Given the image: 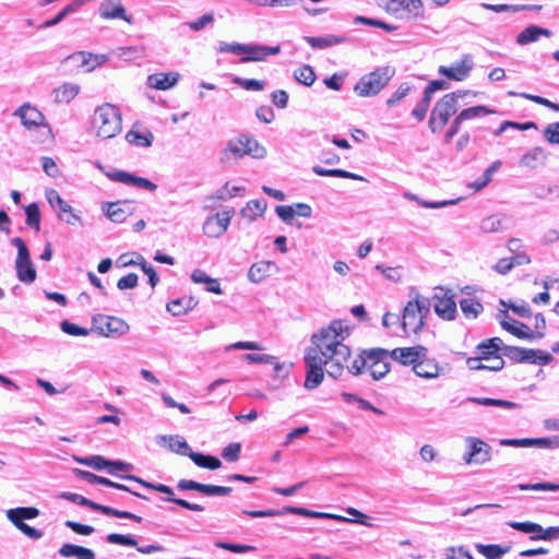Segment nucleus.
Wrapping results in <instances>:
<instances>
[{
	"label": "nucleus",
	"mask_w": 559,
	"mask_h": 559,
	"mask_svg": "<svg viewBox=\"0 0 559 559\" xmlns=\"http://www.w3.org/2000/svg\"><path fill=\"white\" fill-rule=\"evenodd\" d=\"M540 35L549 36L550 32L547 28H543L536 25H531L523 29L516 38L518 44L527 45L539 38Z\"/></svg>",
	"instance_id": "nucleus-30"
},
{
	"label": "nucleus",
	"mask_w": 559,
	"mask_h": 559,
	"mask_svg": "<svg viewBox=\"0 0 559 559\" xmlns=\"http://www.w3.org/2000/svg\"><path fill=\"white\" fill-rule=\"evenodd\" d=\"M75 460L80 464L87 465L90 467H93L94 469H97V471L107 469L108 471L109 460L105 459L102 455H92V456H86V457H81V459L76 457Z\"/></svg>",
	"instance_id": "nucleus-46"
},
{
	"label": "nucleus",
	"mask_w": 559,
	"mask_h": 559,
	"mask_svg": "<svg viewBox=\"0 0 559 559\" xmlns=\"http://www.w3.org/2000/svg\"><path fill=\"white\" fill-rule=\"evenodd\" d=\"M473 68L472 61L468 56H465L459 62L453 63L450 67L441 66L438 69L439 74L453 81H463L466 79Z\"/></svg>",
	"instance_id": "nucleus-16"
},
{
	"label": "nucleus",
	"mask_w": 559,
	"mask_h": 559,
	"mask_svg": "<svg viewBox=\"0 0 559 559\" xmlns=\"http://www.w3.org/2000/svg\"><path fill=\"white\" fill-rule=\"evenodd\" d=\"M108 178H110L112 181L122 182L126 185L134 186L141 189H146L150 191H155L157 186L150 181L146 178L138 177L132 174L126 173V171H114L109 173Z\"/></svg>",
	"instance_id": "nucleus-21"
},
{
	"label": "nucleus",
	"mask_w": 559,
	"mask_h": 559,
	"mask_svg": "<svg viewBox=\"0 0 559 559\" xmlns=\"http://www.w3.org/2000/svg\"><path fill=\"white\" fill-rule=\"evenodd\" d=\"M61 330L68 335L71 336H86L88 335L90 331L85 328H82L75 323H72L70 321L64 320L61 323Z\"/></svg>",
	"instance_id": "nucleus-55"
},
{
	"label": "nucleus",
	"mask_w": 559,
	"mask_h": 559,
	"mask_svg": "<svg viewBox=\"0 0 559 559\" xmlns=\"http://www.w3.org/2000/svg\"><path fill=\"white\" fill-rule=\"evenodd\" d=\"M215 546L217 548L229 550V551L236 552V554H242V552H249V551L255 550V547L251 546V545L231 544V543H225V542H217V543H215Z\"/></svg>",
	"instance_id": "nucleus-54"
},
{
	"label": "nucleus",
	"mask_w": 559,
	"mask_h": 559,
	"mask_svg": "<svg viewBox=\"0 0 559 559\" xmlns=\"http://www.w3.org/2000/svg\"><path fill=\"white\" fill-rule=\"evenodd\" d=\"M394 73V69L389 66L377 68L358 80L354 92L359 97L374 96L388 85Z\"/></svg>",
	"instance_id": "nucleus-4"
},
{
	"label": "nucleus",
	"mask_w": 559,
	"mask_h": 559,
	"mask_svg": "<svg viewBox=\"0 0 559 559\" xmlns=\"http://www.w3.org/2000/svg\"><path fill=\"white\" fill-rule=\"evenodd\" d=\"M177 82V76L173 73H154L147 78L150 87L165 91L173 87Z\"/></svg>",
	"instance_id": "nucleus-29"
},
{
	"label": "nucleus",
	"mask_w": 559,
	"mask_h": 559,
	"mask_svg": "<svg viewBox=\"0 0 559 559\" xmlns=\"http://www.w3.org/2000/svg\"><path fill=\"white\" fill-rule=\"evenodd\" d=\"M191 280L194 283L205 284L206 290L214 294H222V288L216 278L210 277L205 272L201 270H194L191 274Z\"/></svg>",
	"instance_id": "nucleus-33"
},
{
	"label": "nucleus",
	"mask_w": 559,
	"mask_h": 559,
	"mask_svg": "<svg viewBox=\"0 0 559 559\" xmlns=\"http://www.w3.org/2000/svg\"><path fill=\"white\" fill-rule=\"evenodd\" d=\"M429 311V305L425 298L416 296L404 307L402 317L403 331L409 334H417L425 325V318Z\"/></svg>",
	"instance_id": "nucleus-5"
},
{
	"label": "nucleus",
	"mask_w": 559,
	"mask_h": 559,
	"mask_svg": "<svg viewBox=\"0 0 559 559\" xmlns=\"http://www.w3.org/2000/svg\"><path fill=\"white\" fill-rule=\"evenodd\" d=\"M349 335V329L342 320H333L311 336V346L305 355L307 373L305 388L313 390L321 384L326 373L340 378L350 356V349L344 344Z\"/></svg>",
	"instance_id": "nucleus-1"
},
{
	"label": "nucleus",
	"mask_w": 559,
	"mask_h": 559,
	"mask_svg": "<svg viewBox=\"0 0 559 559\" xmlns=\"http://www.w3.org/2000/svg\"><path fill=\"white\" fill-rule=\"evenodd\" d=\"M37 142L43 144H51L53 142L51 128L39 111H37Z\"/></svg>",
	"instance_id": "nucleus-41"
},
{
	"label": "nucleus",
	"mask_w": 559,
	"mask_h": 559,
	"mask_svg": "<svg viewBox=\"0 0 559 559\" xmlns=\"http://www.w3.org/2000/svg\"><path fill=\"white\" fill-rule=\"evenodd\" d=\"M449 123H450V126L447 129L444 136H443V141L445 143H450L453 140V138L459 133L463 121L457 116H455L453 118V120Z\"/></svg>",
	"instance_id": "nucleus-63"
},
{
	"label": "nucleus",
	"mask_w": 559,
	"mask_h": 559,
	"mask_svg": "<svg viewBox=\"0 0 559 559\" xmlns=\"http://www.w3.org/2000/svg\"><path fill=\"white\" fill-rule=\"evenodd\" d=\"M433 308L440 318L444 320L454 319L456 313V302L453 295H450L448 292H442L441 295H436Z\"/></svg>",
	"instance_id": "nucleus-19"
},
{
	"label": "nucleus",
	"mask_w": 559,
	"mask_h": 559,
	"mask_svg": "<svg viewBox=\"0 0 559 559\" xmlns=\"http://www.w3.org/2000/svg\"><path fill=\"white\" fill-rule=\"evenodd\" d=\"M62 498L67 499V500H70L72 502H75L78 504H81V506H84V507H88L95 511H99L104 514H106V511L108 509V506H103V504H99V503H96L83 496H80L78 493H72V492H64L62 493L61 496Z\"/></svg>",
	"instance_id": "nucleus-42"
},
{
	"label": "nucleus",
	"mask_w": 559,
	"mask_h": 559,
	"mask_svg": "<svg viewBox=\"0 0 559 559\" xmlns=\"http://www.w3.org/2000/svg\"><path fill=\"white\" fill-rule=\"evenodd\" d=\"M107 542L110 544L121 545V546H131L136 547L138 542L133 537L129 535H123L119 533H111L107 535Z\"/></svg>",
	"instance_id": "nucleus-52"
},
{
	"label": "nucleus",
	"mask_w": 559,
	"mask_h": 559,
	"mask_svg": "<svg viewBox=\"0 0 559 559\" xmlns=\"http://www.w3.org/2000/svg\"><path fill=\"white\" fill-rule=\"evenodd\" d=\"M92 124L97 136L104 140L116 136L122 129L119 108L111 104L99 106L94 112Z\"/></svg>",
	"instance_id": "nucleus-3"
},
{
	"label": "nucleus",
	"mask_w": 559,
	"mask_h": 559,
	"mask_svg": "<svg viewBox=\"0 0 559 559\" xmlns=\"http://www.w3.org/2000/svg\"><path fill=\"white\" fill-rule=\"evenodd\" d=\"M401 11H406L408 17H424V8L421 0H402Z\"/></svg>",
	"instance_id": "nucleus-45"
},
{
	"label": "nucleus",
	"mask_w": 559,
	"mask_h": 559,
	"mask_svg": "<svg viewBox=\"0 0 559 559\" xmlns=\"http://www.w3.org/2000/svg\"><path fill=\"white\" fill-rule=\"evenodd\" d=\"M246 155L261 158L265 155V148L254 138L248 134H240L228 142L222 153V160L227 162L230 159V156L241 158Z\"/></svg>",
	"instance_id": "nucleus-6"
},
{
	"label": "nucleus",
	"mask_w": 559,
	"mask_h": 559,
	"mask_svg": "<svg viewBox=\"0 0 559 559\" xmlns=\"http://www.w3.org/2000/svg\"><path fill=\"white\" fill-rule=\"evenodd\" d=\"M234 213V209L230 207L209 217L203 224L205 235L213 238L223 235L227 230Z\"/></svg>",
	"instance_id": "nucleus-11"
},
{
	"label": "nucleus",
	"mask_w": 559,
	"mask_h": 559,
	"mask_svg": "<svg viewBox=\"0 0 559 559\" xmlns=\"http://www.w3.org/2000/svg\"><path fill=\"white\" fill-rule=\"evenodd\" d=\"M177 487L180 490H195L203 495H206L207 484H201L189 479H181L178 481Z\"/></svg>",
	"instance_id": "nucleus-59"
},
{
	"label": "nucleus",
	"mask_w": 559,
	"mask_h": 559,
	"mask_svg": "<svg viewBox=\"0 0 559 559\" xmlns=\"http://www.w3.org/2000/svg\"><path fill=\"white\" fill-rule=\"evenodd\" d=\"M139 277L135 273H129L122 276L117 282V287L121 290L131 289L136 287Z\"/></svg>",
	"instance_id": "nucleus-62"
},
{
	"label": "nucleus",
	"mask_w": 559,
	"mask_h": 559,
	"mask_svg": "<svg viewBox=\"0 0 559 559\" xmlns=\"http://www.w3.org/2000/svg\"><path fill=\"white\" fill-rule=\"evenodd\" d=\"M79 91V85L64 83L53 91L55 100L58 103H69L76 97Z\"/></svg>",
	"instance_id": "nucleus-34"
},
{
	"label": "nucleus",
	"mask_w": 559,
	"mask_h": 559,
	"mask_svg": "<svg viewBox=\"0 0 559 559\" xmlns=\"http://www.w3.org/2000/svg\"><path fill=\"white\" fill-rule=\"evenodd\" d=\"M430 102H431V99L423 93V97H421L420 102L417 104V106L412 111V115L414 116V118L416 120L423 121L425 119L427 111L429 109Z\"/></svg>",
	"instance_id": "nucleus-57"
},
{
	"label": "nucleus",
	"mask_w": 559,
	"mask_h": 559,
	"mask_svg": "<svg viewBox=\"0 0 559 559\" xmlns=\"http://www.w3.org/2000/svg\"><path fill=\"white\" fill-rule=\"evenodd\" d=\"M134 210L133 201H117L108 204L106 215L114 223H122L133 214Z\"/></svg>",
	"instance_id": "nucleus-18"
},
{
	"label": "nucleus",
	"mask_w": 559,
	"mask_h": 559,
	"mask_svg": "<svg viewBox=\"0 0 559 559\" xmlns=\"http://www.w3.org/2000/svg\"><path fill=\"white\" fill-rule=\"evenodd\" d=\"M500 324L503 328V330L511 333L512 335H514L518 338H521V340L535 338V335H533V330L522 322H518L515 320H511V321L501 320Z\"/></svg>",
	"instance_id": "nucleus-26"
},
{
	"label": "nucleus",
	"mask_w": 559,
	"mask_h": 559,
	"mask_svg": "<svg viewBox=\"0 0 559 559\" xmlns=\"http://www.w3.org/2000/svg\"><path fill=\"white\" fill-rule=\"evenodd\" d=\"M98 11L104 20H122L128 24H132V17L127 13L121 0H103Z\"/></svg>",
	"instance_id": "nucleus-13"
},
{
	"label": "nucleus",
	"mask_w": 559,
	"mask_h": 559,
	"mask_svg": "<svg viewBox=\"0 0 559 559\" xmlns=\"http://www.w3.org/2000/svg\"><path fill=\"white\" fill-rule=\"evenodd\" d=\"M468 93L464 90L451 92L435 103L428 120V127L432 133H439L450 122V119L457 115L459 99L465 97Z\"/></svg>",
	"instance_id": "nucleus-2"
},
{
	"label": "nucleus",
	"mask_w": 559,
	"mask_h": 559,
	"mask_svg": "<svg viewBox=\"0 0 559 559\" xmlns=\"http://www.w3.org/2000/svg\"><path fill=\"white\" fill-rule=\"evenodd\" d=\"M305 40L313 49H325L328 47H332V46L345 43L347 40V37L346 36H337V35H328V36H322V37L306 36Z\"/></svg>",
	"instance_id": "nucleus-28"
},
{
	"label": "nucleus",
	"mask_w": 559,
	"mask_h": 559,
	"mask_svg": "<svg viewBox=\"0 0 559 559\" xmlns=\"http://www.w3.org/2000/svg\"><path fill=\"white\" fill-rule=\"evenodd\" d=\"M543 134L549 144L559 145V122L549 123Z\"/></svg>",
	"instance_id": "nucleus-58"
},
{
	"label": "nucleus",
	"mask_w": 559,
	"mask_h": 559,
	"mask_svg": "<svg viewBox=\"0 0 559 559\" xmlns=\"http://www.w3.org/2000/svg\"><path fill=\"white\" fill-rule=\"evenodd\" d=\"M7 518L12 524L29 538H35V528L25 523L35 518V508H14L7 511Z\"/></svg>",
	"instance_id": "nucleus-12"
},
{
	"label": "nucleus",
	"mask_w": 559,
	"mask_h": 559,
	"mask_svg": "<svg viewBox=\"0 0 559 559\" xmlns=\"http://www.w3.org/2000/svg\"><path fill=\"white\" fill-rule=\"evenodd\" d=\"M198 305V300L191 296L181 297L178 299H174L167 304V310L173 316H182L188 311L192 310Z\"/></svg>",
	"instance_id": "nucleus-27"
},
{
	"label": "nucleus",
	"mask_w": 559,
	"mask_h": 559,
	"mask_svg": "<svg viewBox=\"0 0 559 559\" xmlns=\"http://www.w3.org/2000/svg\"><path fill=\"white\" fill-rule=\"evenodd\" d=\"M367 350H362L359 356H357L350 365H345L350 373L359 374L364 369H367Z\"/></svg>",
	"instance_id": "nucleus-51"
},
{
	"label": "nucleus",
	"mask_w": 559,
	"mask_h": 559,
	"mask_svg": "<svg viewBox=\"0 0 559 559\" xmlns=\"http://www.w3.org/2000/svg\"><path fill=\"white\" fill-rule=\"evenodd\" d=\"M313 171L318 176H330V177L348 178V179H354V180H365L364 177H361L357 174H354V173H349L347 170H343V169H325L321 166H314Z\"/></svg>",
	"instance_id": "nucleus-43"
},
{
	"label": "nucleus",
	"mask_w": 559,
	"mask_h": 559,
	"mask_svg": "<svg viewBox=\"0 0 559 559\" xmlns=\"http://www.w3.org/2000/svg\"><path fill=\"white\" fill-rule=\"evenodd\" d=\"M47 200L49 204L58 211V216L66 221L68 224H74L78 221V216L73 214L72 207L61 199L60 194L51 189L47 191Z\"/></svg>",
	"instance_id": "nucleus-20"
},
{
	"label": "nucleus",
	"mask_w": 559,
	"mask_h": 559,
	"mask_svg": "<svg viewBox=\"0 0 559 559\" xmlns=\"http://www.w3.org/2000/svg\"><path fill=\"white\" fill-rule=\"evenodd\" d=\"M92 330L106 337L120 336L129 330L126 321L117 317L96 314Z\"/></svg>",
	"instance_id": "nucleus-8"
},
{
	"label": "nucleus",
	"mask_w": 559,
	"mask_h": 559,
	"mask_svg": "<svg viewBox=\"0 0 559 559\" xmlns=\"http://www.w3.org/2000/svg\"><path fill=\"white\" fill-rule=\"evenodd\" d=\"M448 368L445 365L439 362L436 358L429 356L428 348L424 350V355L414 366L413 372L418 377L426 380L438 379L445 376Z\"/></svg>",
	"instance_id": "nucleus-9"
},
{
	"label": "nucleus",
	"mask_w": 559,
	"mask_h": 559,
	"mask_svg": "<svg viewBox=\"0 0 559 559\" xmlns=\"http://www.w3.org/2000/svg\"><path fill=\"white\" fill-rule=\"evenodd\" d=\"M12 245L17 249V257L15 259L16 276L22 283L32 284L35 281V269L33 267L28 249L19 237L12 239Z\"/></svg>",
	"instance_id": "nucleus-7"
},
{
	"label": "nucleus",
	"mask_w": 559,
	"mask_h": 559,
	"mask_svg": "<svg viewBox=\"0 0 559 559\" xmlns=\"http://www.w3.org/2000/svg\"><path fill=\"white\" fill-rule=\"evenodd\" d=\"M153 133L151 131H145L144 133L140 132L139 130L131 129L126 134V141L134 146L140 147H148L152 145L153 142Z\"/></svg>",
	"instance_id": "nucleus-32"
},
{
	"label": "nucleus",
	"mask_w": 559,
	"mask_h": 559,
	"mask_svg": "<svg viewBox=\"0 0 559 559\" xmlns=\"http://www.w3.org/2000/svg\"><path fill=\"white\" fill-rule=\"evenodd\" d=\"M521 97L525 98V99H528V100H532L538 105H542V106H545V107H548L555 111H559V104L558 103H554L545 97H542V96H538V95H532V94H526V93H522L520 94Z\"/></svg>",
	"instance_id": "nucleus-61"
},
{
	"label": "nucleus",
	"mask_w": 559,
	"mask_h": 559,
	"mask_svg": "<svg viewBox=\"0 0 559 559\" xmlns=\"http://www.w3.org/2000/svg\"><path fill=\"white\" fill-rule=\"evenodd\" d=\"M64 525L71 528L74 533L79 535H91L94 532V527L91 525H85L75 521H66Z\"/></svg>",
	"instance_id": "nucleus-64"
},
{
	"label": "nucleus",
	"mask_w": 559,
	"mask_h": 559,
	"mask_svg": "<svg viewBox=\"0 0 559 559\" xmlns=\"http://www.w3.org/2000/svg\"><path fill=\"white\" fill-rule=\"evenodd\" d=\"M159 443L170 451L179 454H187L189 450V444L187 441L178 436H163L160 437Z\"/></svg>",
	"instance_id": "nucleus-35"
},
{
	"label": "nucleus",
	"mask_w": 559,
	"mask_h": 559,
	"mask_svg": "<svg viewBox=\"0 0 559 559\" xmlns=\"http://www.w3.org/2000/svg\"><path fill=\"white\" fill-rule=\"evenodd\" d=\"M241 444L239 442H231L226 445L222 451V456L228 462H236L240 457Z\"/></svg>",
	"instance_id": "nucleus-53"
},
{
	"label": "nucleus",
	"mask_w": 559,
	"mask_h": 559,
	"mask_svg": "<svg viewBox=\"0 0 559 559\" xmlns=\"http://www.w3.org/2000/svg\"><path fill=\"white\" fill-rule=\"evenodd\" d=\"M469 451L465 454L466 464H483L490 460V447L478 438L468 439Z\"/></svg>",
	"instance_id": "nucleus-15"
},
{
	"label": "nucleus",
	"mask_w": 559,
	"mask_h": 559,
	"mask_svg": "<svg viewBox=\"0 0 559 559\" xmlns=\"http://www.w3.org/2000/svg\"><path fill=\"white\" fill-rule=\"evenodd\" d=\"M271 262L260 261L251 265L248 272V278L253 283H260L270 275Z\"/></svg>",
	"instance_id": "nucleus-36"
},
{
	"label": "nucleus",
	"mask_w": 559,
	"mask_h": 559,
	"mask_svg": "<svg viewBox=\"0 0 559 559\" xmlns=\"http://www.w3.org/2000/svg\"><path fill=\"white\" fill-rule=\"evenodd\" d=\"M510 526L516 531L523 533H540L543 531L542 525L533 522H512Z\"/></svg>",
	"instance_id": "nucleus-60"
},
{
	"label": "nucleus",
	"mask_w": 559,
	"mask_h": 559,
	"mask_svg": "<svg viewBox=\"0 0 559 559\" xmlns=\"http://www.w3.org/2000/svg\"><path fill=\"white\" fill-rule=\"evenodd\" d=\"M425 346L415 345L411 347H396L390 350L391 359L395 360L402 366H411L412 370L414 366L420 358V355H424Z\"/></svg>",
	"instance_id": "nucleus-14"
},
{
	"label": "nucleus",
	"mask_w": 559,
	"mask_h": 559,
	"mask_svg": "<svg viewBox=\"0 0 559 559\" xmlns=\"http://www.w3.org/2000/svg\"><path fill=\"white\" fill-rule=\"evenodd\" d=\"M547 159V153L540 146L528 150L520 159V166L536 169L545 164Z\"/></svg>",
	"instance_id": "nucleus-24"
},
{
	"label": "nucleus",
	"mask_w": 559,
	"mask_h": 559,
	"mask_svg": "<svg viewBox=\"0 0 559 559\" xmlns=\"http://www.w3.org/2000/svg\"><path fill=\"white\" fill-rule=\"evenodd\" d=\"M476 549L487 559H499L506 552L509 551L510 547L502 548L499 545H476Z\"/></svg>",
	"instance_id": "nucleus-44"
},
{
	"label": "nucleus",
	"mask_w": 559,
	"mask_h": 559,
	"mask_svg": "<svg viewBox=\"0 0 559 559\" xmlns=\"http://www.w3.org/2000/svg\"><path fill=\"white\" fill-rule=\"evenodd\" d=\"M74 474L91 483V484H99V485H104V486H107V487H112V488H116L118 490H122V491H127V492H130L131 495L138 497V498H142V499H147L145 496L136 492V491H133L131 490L129 487H127L126 485H122V484H119V483H115L106 477H103V476H98L96 474H93L88 471H83V469H74Z\"/></svg>",
	"instance_id": "nucleus-17"
},
{
	"label": "nucleus",
	"mask_w": 559,
	"mask_h": 559,
	"mask_svg": "<svg viewBox=\"0 0 559 559\" xmlns=\"http://www.w3.org/2000/svg\"><path fill=\"white\" fill-rule=\"evenodd\" d=\"M471 402L479 404V405H486V406H500L504 408H514L516 407V404L507 400H499V399H479V397H471Z\"/></svg>",
	"instance_id": "nucleus-49"
},
{
	"label": "nucleus",
	"mask_w": 559,
	"mask_h": 559,
	"mask_svg": "<svg viewBox=\"0 0 559 559\" xmlns=\"http://www.w3.org/2000/svg\"><path fill=\"white\" fill-rule=\"evenodd\" d=\"M367 369L373 380L382 379L390 371V352L383 348L367 349Z\"/></svg>",
	"instance_id": "nucleus-10"
},
{
	"label": "nucleus",
	"mask_w": 559,
	"mask_h": 559,
	"mask_svg": "<svg viewBox=\"0 0 559 559\" xmlns=\"http://www.w3.org/2000/svg\"><path fill=\"white\" fill-rule=\"evenodd\" d=\"M234 83L242 87L247 91H262L265 86L264 81L255 80V79H242V78H235Z\"/></svg>",
	"instance_id": "nucleus-50"
},
{
	"label": "nucleus",
	"mask_w": 559,
	"mask_h": 559,
	"mask_svg": "<svg viewBox=\"0 0 559 559\" xmlns=\"http://www.w3.org/2000/svg\"><path fill=\"white\" fill-rule=\"evenodd\" d=\"M481 358L479 356L469 357L466 359V365L471 370H489V371H499L504 366V360L502 358H495V364L484 365L481 362Z\"/></svg>",
	"instance_id": "nucleus-39"
},
{
	"label": "nucleus",
	"mask_w": 559,
	"mask_h": 559,
	"mask_svg": "<svg viewBox=\"0 0 559 559\" xmlns=\"http://www.w3.org/2000/svg\"><path fill=\"white\" fill-rule=\"evenodd\" d=\"M500 444L511 445V447L556 448V447H559V437L503 439L500 441Z\"/></svg>",
	"instance_id": "nucleus-22"
},
{
	"label": "nucleus",
	"mask_w": 559,
	"mask_h": 559,
	"mask_svg": "<svg viewBox=\"0 0 559 559\" xmlns=\"http://www.w3.org/2000/svg\"><path fill=\"white\" fill-rule=\"evenodd\" d=\"M282 512L283 513L288 512V513L309 516V518H329V519H335V520H341V521H349L348 519L341 516V515L310 511L306 508H300V507H285Z\"/></svg>",
	"instance_id": "nucleus-40"
},
{
	"label": "nucleus",
	"mask_w": 559,
	"mask_h": 559,
	"mask_svg": "<svg viewBox=\"0 0 559 559\" xmlns=\"http://www.w3.org/2000/svg\"><path fill=\"white\" fill-rule=\"evenodd\" d=\"M501 345V338L491 337L478 344L476 347V353L483 360H490L491 364H495V358H502L499 355Z\"/></svg>",
	"instance_id": "nucleus-23"
},
{
	"label": "nucleus",
	"mask_w": 559,
	"mask_h": 559,
	"mask_svg": "<svg viewBox=\"0 0 559 559\" xmlns=\"http://www.w3.org/2000/svg\"><path fill=\"white\" fill-rule=\"evenodd\" d=\"M266 210V202L264 200H250L246 206L241 210L242 217L249 222L263 215Z\"/></svg>",
	"instance_id": "nucleus-31"
},
{
	"label": "nucleus",
	"mask_w": 559,
	"mask_h": 559,
	"mask_svg": "<svg viewBox=\"0 0 559 559\" xmlns=\"http://www.w3.org/2000/svg\"><path fill=\"white\" fill-rule=\"evenodd\" d=\"M188 455L195 465L202 468L217 469L222 466L221 461L212 455H205L199 452H190Z\"/></svg>",
	"instance_id": "nucleus-37"
},
{
	"label": "nucleus",
	"mask_w": 559,
	"mask_h": 559,
	"mask_svg": "<svg viewBox=\"0 0 559 559\" xmlns=\"http://www.w3.org/2000/svg\"><path fill=\"white\" fill-rule=\"evenodd\" d=\"M281 51L280 46L275 47H263V46H253V45H247V52L245 56L240 59L241 62H249V61H262L264 60L269 55H276Z\"/></svg>",
	"instance_id": "nucleus-25"
},
{
	"label": "nucleus",
	"mask_w": 559,
	"mask_h": 559,
	"mask_svg": "<svg viewBox=\"0 0 559 559\" xmlns=\"http://www.w3.org/2000/svg\"><path fill=\"white\" fill-rule=\"evenodd\" d=\"M295 79L306 86H311L316 81V73L310 66H302L296 70Z\"/></svg>",
	"instance_id": "nucleus-47"
},
{
	"label": "nucleus",
	"mask_w": 559,
	"mask_h": 559,
	"mask_svg": "<svg viewBox=\"0 0 559 559\" xmlns=\"http://www.w3.org/2000/svg\"><path fill=\"white\" fill-rule=\"evenodd\" d=\"M508 128H514V129H518V130H530V129H536L537 126L535 122H525V123H519V122H513V121H504L501 123V126L495 131V135H500L504 130H507Z\"/></svg>",
	"instance_id": "nucleus-56"
},
{
	"label": "nucleus",
	"mask_w": 559,
	"mask_h": 559,
	"mask_svg": "<svg viewBox=\"0 0 559 559\" xmlns=\"http://www.w3.org/2000/svg\"><path fill=\"white\" fill-rule=\"evenodd\" d=\"M493 112L495 111L492 109L488 108L485 105H477L462 109L460 112H457L456 116L464 122L479 117H485Z\"/></svg>",
	"instance_id": "nucleus-38"
},
{
	"label": "nucleus",
	"mask_w": 559,
	"mask_h": 559,
	"mask_svg": "<svg viewBox=\"0 0 559 559\" xmlns=\"http://www.w3.org/2000/svg\"><path fill=\"white\" fill-rule=\"evenodd\" d=\"M460 307L465 316L472 318H475L483 309L481 304L474 298L462 299L460 301Z\"/></svg>",
	"instance_id": "nucleus-48"
}]
</instances>
